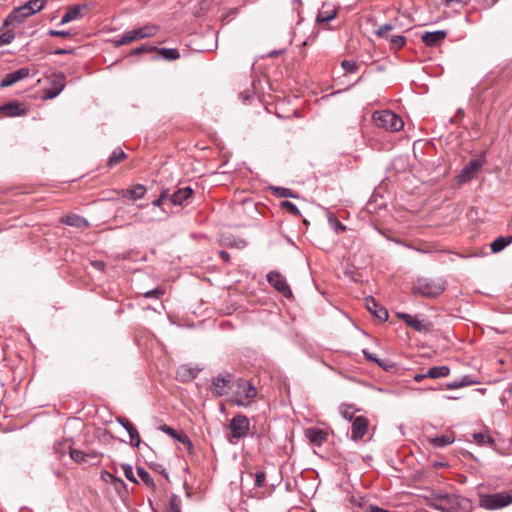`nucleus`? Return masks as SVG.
Returning <instances> with one entry per match:
<instances>
[{
    "label": "nucleus",
    "instance_id": "obj_1",
    "mask_svg": "<svg viewBox=\"0 0 512 512\" xmlns=\"http://www.w3.org/2000/svg\"><path fill=\"white\" fill-rule=\"evenodd\" d=\"M433 508L443 512H470L472 503L469 499L454 493H438L431 501Z\"/></svg>",
    "mask_w": 512,
    "mask_h": 512
},
{
    "label": "nucleus",
    "instance_id": "obj_2",
    "mask_svg": "<svg viewBox=\"0 0 512 512\" xmlns=\"http://www.w3.org/2000/svg\"><path fill=\"white\" fill-rule=\"evenodd\" d=\"M445 288L446 282L442 278L419 277L412 285V293L426 298H436L444 292Z\"/></svg>",
    "mask_w": 512,
    "mask_h": 512
},
{
    "label": "nucleus",
    "instance_id": "obj_3",
    "mask_svg": "<svg viewBox=\"0 0 512 512\" xmlns=\"http://www.w3.org/2000/svg\"><path fill=\"white\" fill-rule=\"evenodd\" d=\"M257 396V390L254 385L243 378L237 379L235 389L231 396V402L240 407L249 406Z\"/></svg>",
    "mask_w": 512,
    "mask_h": 512
},
{
    "label": "nucleus",
    "instance_id": "obj_4",
    "mask_svg": "<svg viewBox=\"0 0 512 512\" xmlns=\"http://www.w3.org/2000/svg\"><path fill=\"white\" fill-rule=\"evenodd\" d=\"M372 119L377 127L391 132H398L404 126L403 120L390 110L375 111Z\"/></svg>",
    "mask_w": 512,
    "mask_h": 512
},
{
    "label": "nucleus",
    "instance_id": "obj_5",
    "mask_svg": "<svg viewBox=\"0 0 512 512\" xmlns=\"http://www.w3.org/2000/svg\"><path fill=\"white\" fill-rule=\"evenodd\" d=\"M228 429L230 431L229 443L236 444L239 439L248 435L250 430V420L244 414H236L229 422Z\"/></svg>",
    "mask_w": 512,
    "mask_h": 512
},
{
    "label": "nucleus",
    "instance_id": "obj_6",
    "mask_svg": "<svg viewBox=\"0 0 512 512\" xmlns=\"http://www.w3.org/2000/svg\"><path fill=\"white\" fill-rule=\"evenodd\" d=\"M512 503V490L510 492H499L482 495L479 499L480 507L487 510L504 508Z\"/></svg>",
    "mask_w": 512,
    "mask_h": 512
},
{
    "label": "nucleus",
    "instance_id": "obj_7",
    "mask_svg": "<svg viewBox=\"0 0 512 512\" xmlns=\"http://www.w3.org/2000/svg\"><path fill=\"white\" fill-rule=\"evenodd\" d=\"M267 281L285 298L292 297V290L290 286L288 285L285 277L282 276L278 271H270L267 274Z\"/></svg>",
    "mask_w": 512,
    "mask_h": 512
},
{
    "label": "nucleus",
    "instance_id": "obj_8",
    "mask_svg": "<svg viewBox=\"0 0 512 512\" xmlns=\"http://www.w3.org/2000/svg\"><path fill=\"white\" fill-rule=\"evenodd\" d=\"M485 160L481 158L471 160L465 165L460 173L456 176L458 184H464L474 178L475 173L484 165Z\"/></svg>",
    "mask_w": 512,
    "mask_h": 512
},
{
    "label": "nucleus",
    "instance_id": "obj_9",
    "mask_svg": "<svg viewBox=\"0 0 512 512\" xmlns=\"http://www.w3.org/2000/svg\"><path fill=\"white\" fill-rule=\"evenodd\" d=\"M30 16H32V14L28 12L27 7H25L24 5L16 7L5 18L3 27L19 25Z\"/></svg>",
    "mask_w": 512,
    "mask_h": 512
},
{
    "label": "nucleus",
    "instance_id": "obj_10",
    "mask_svg": "<svg viewBox=\"0 0 512 512\" xmlns=\"http://www.w3.org/2000/svg\"><path fill=\"white\" fill-rule=\"evenodd\" d=\"M233 379L232 374L224 373L218 374L212 379L213 391L216 396L226 395L228 392L229 385Z\"/></svg>",
    "mask_w": 512,
    "mask_h": 512
},
{
    "label": "nucleus",
    "instance_id": "obj_11",
    "mask_svg": "<svg viewBox=\"0 0 512 512\" xmlns=\"http://www.w3.org/2000/svg\"><path fill=\"white\" fill-rule=\"evenodd\" d=\"M194 191L190 186L179 187L170 196V202L175 206H183L189 203Z\"/></svg>",
    "mask_w": 512,
    "mask_h": 512
},
{
    "label": "nucleus",
    "instance_id": "obj_12",
    "mask_svg": "<svg viewBox=\"0 0 512 512\" xmlns=\"http://www.w3.org/2000/svg\"><path fill=\"white\" fill-rule=\"evenodd\" d=\"M30 74V70L27 67H22L16 71L8 73L4 76V78L0 82V88L9 87L20 80L27 78Z\"/></svg>",
    "mask_w": 512,
    "mask_h": 512
},
{
    "label": "nucleus",
    "instance_id": "obj_13",
    "mask_svg": "<svg viewBox=\"0 0 512 512\" xmlns=\"http://www.w3.org/2000/svg\"><path fill=\"white\" fill-rule=\"evenodd\" d=\"M365 306L377 319L382 322L387 321L389 317L387 309L381 306L372 296L365 298Z\"/></svg>",
    "mask_w": 512,
    "mask_h": 512
},
{
    "label": "nucleus",
    "instance_id": "obj_14",
    "mask_svg": "<svg viewBox=\"0 0 512 512\" xmlns=\"http://www.w3.org/2000/svg\"><path fill=\"white\" fill-rule=\"evenodd\" d=\"M368 429V420L364 416L354 418L351 425V439L358 441L364 437Z\"/></svg>",
    "mask_w": 512,
    "mask_h": 512
},
{
    "label": "nucleus",
    "instance_id": "obj_15",
    "mask_svg": "<svg viewBox=\"0 0 512 512\" xmlns=\"http://www.w3.org/2000/svg\"><path fill=\"white\" fill-rule=\"evenodd\" d=\"M396 316L418 332H425L429 330V323L419 320L415 316L403 312L396 313Z\"/></svg>",
    "mask_w": 512,
    "mask_h": 512
},
{
    "label": "nucleus",
    "instance_id": "obj_16",
    "mask_svg": "<svg viewBox=\"0 0 512 512\" xmlns=\"http://www.w3.org/2000/svg\"><path fill=\"white\" fill-rule=\"evenodd\" d=\"M65 88V75L63 73H59L55 75V79L52 83V86L45 89L44 98L45 99H54L56 98Z\"/></svg>",
    "mask_w": 512,
    "mask_h": 512
},
{
    "label": "nucleus",
    "instance_id": "obj_17",
    "mask_svg": "<svg viewBox=\"0 0 512 512\" xmlns=\"http://www.w3.org/2000/svg\"><path fill=\"white\" fill-rule=\"evenodd\" d=\"M0 113L6 117H20L27 113V110L17 101H10L0 106Z\"/></svg>",
    "mask_w": 512,
    "mask_h": 512
},
{
    "label": "nucleus",
    "instance_id": "obj_18",
    "mask_svg": "<svg viewBox=\"0 0 512 512\" xmlns=\"http://www.w3.org/2000/svg\"><path fill=\"white\" fill-rule=\"evenodd\" d=\"M446 35V31L437 30L433 32H425L422 35L421 39L425 45L435 47L440 45L444 41Z\"/></svg>",
    "mask_w": 512,
    "mask_h": 512
},
{
    "label": "nucleus",
    "instance_id": "obj_19",
    "mask_svg": "<svg viewBox=\"0 0 512 512\" xmlns=\"http://www.w3.org/2000/svg\"><path fill=\"white\" fill-rule=\"evenodd\" d=\"M138 39H143L139 28L126 31L119 39L114 40V45L115 47H120Z\"/></svg>",
    "mask_w": 512,
    "mask_h": 512
},
{
    "label": "nucleus",
    "instance_id": "obj_20",
    "mask_svg": "<svg viewBox=\"0 0 512 512\" xmlns=\"http://www.w3.org/2000/svg\"><path fill=\"white\" fill-rule=\"evenodd\" d=\"M306 437L314 445H321L327 438V433L319 428H309L306 430Z\"/></svg>",
    "mask_w": 512,
    "mask_h": 512
},
{
    "label": "nucleus",
    "instance_id": "obj_21",
    "mask_svg": "<svg viewBox=\"0 0 512 512\" xmlns=\"http://www.w3.org/2000/svg\"><path fill=\"white\" fill-rule=\"evenodd\" d=\"M63 223L76 228H84L89 226V222L82 216L77 214H68L63 218Z\"/></svg>",
    "mask_w": 512,
    "mask_h": 512
},
{
    "label": "nucleus",
    "instance_id": "obj_22",
    "mask_svg": "<svg viewBox=\"0 0 512 512\" xmlns=\"http://www.w3.org/2000/svg\"><path fill=\"white\" fill-rule=\"evenodd\" d=\"M450 374V368L446 365L433 366L428 369L427 375L429 378L438 379L447 377Z\"/></svg>",
    "mask_w": 512,
    "mask_h": 512
},
{
    "label": "nucleus",
    "instance_id": "obj_23",
    "mask_svg": "<svg viewBox=\"0 0 512 512\" xmlns=\"http://www.w3.org/2000/svg\"><path fill=\"white\" fill-rule=\"evenodd\" d=\"M512 243V236L508 237H498L495 239L491 244L490 248L493 253L501 252L503 249H505L509 244Z\"/></svg>",
    "mask_w": 512,
    "mask_h": 512
},
{
    "label": "nucleus",
    "instance_id": "obj_24",
    "mask_svg": "<svg viewBox=\"0 0 512 512\" xmlns=\"http://www.w3.org/2000/svg\"><path fill=\"white\" fill-rule=\"evenodd\" d=\"M126 157L127 155L125 154V152L122 149L117 148L109 156L107 166L109 168H113L114 166L122 162Z\"/></svg>",
    "mask_w": 512,
    "mask_h": 512
},
{
    "label": "nucleus",
    "instance_id": "obj_25",
    "mask_svg": "<svg viewBox=\"0 0 512 512\" xmlns=\"http://www.w3.org/2000/svg\"><path fill=\"white\" fill-rule=\"evenodd\" d=\"M80 6H72L68 8L67 12L62 16L60 25H64L80 17Z\"/></svg>",
    "mask_w": 512,
    "mask_h": 512
},
{
    "label": "nucleus",
    "instance_id": "obj_26",
    "mask_svg": "<svg viewBox=\"0 0 512 512\" xmlns=\"http://www.w3.org/2000/svg\"><path fill=\"white\" fill-rule=\"evenodd\" d=\"M454 440H455V438L452 435L446 434V435L436 436V437L432 438L430 440V442L435 447L442 448V447L452 444L454 442Z\"/></svg>",
    "mask_w": 512,
    "mask_h": 512
},
{
    "label": "nucleus",
    "instance_id": "obj_27",
    "mask_svg": "<svg viewBox=\"0 0 512 512\" xmlns=\"http://www.w3.org/2000/svg\"><path fill=\"white\" fill-rule=\"evenodd\" d=\"M146 192V188L142 184H136L131 189L126 190V194L129 195V197L132 200H138L144 197Z\"/></svg>",
    "mask_w": 512,
    "mask_h": 512
},
{
    "label": "nucleus",
    "instance_id": "obj_28",
    "mask_svg": "<svg viewBox=\"0 0 512 512\" xmlns=\"http://www.w3.org/2000/svg\"><path fill=\"white\" fill-rule=\"evenodd\" d=\"M69 454H70V457L76 462V463H79V464H83V463H89V455H86V452L84 451H81V450H78V449H73V448H69Z\"/></svg>",
    "mask_w": 512,
    "mask_h": 512
},
{
    "label": "nucleus",
    "instance_id": "obj_29",
    "mask_svg": "<svg viewBox=\"0 0 512 512\" xmlns=\"http://www.w3.org/2000/svg\"><path fill=\"white\" fill-rule=\"evenodd\" d=\"M158 53L162 58L168 61L176 60L180 57L179 50L176 48H161Z\"/></svg>",
    "mask_w": 512,
    "mask_h": 512
},
{
    "label": "nucleus",
    "instance_id": "obj_30",
    "mask_svg": "<svg viewBox=\"0 0 512 512\" xmlns=\"http://www.w3.org/2000/svg\"><path fill=\"white\" fill-rule=\"evenodd\" d=\"M137 474L139 476V478L151 489H155L156 488V484L154 482V480L152 479V477L150 476V474L143 468V467H140L138 466L137 469Z\"/></svg>",
    "mask_w": 512,
    "mask_h": 512
},
{
    "label": "nucleus",
    "instance_id": "obj_31",
    "mask_svg": "<svg viewBox=\"0 0 512 512\" xmlns=\"http://www.w3.org/2000/svg\"><path fill=\"white\" fill-rule=\"evenodd\" d=\"M45 3L46 0H29L24 6L27 7L29 13L34 15L44 8Z\"/></svg>",
    "mask_w": 512,
    "mask_h": 512
},
{
    "label": "nucleus",
    "instance_id": "obj_32",
    "mask_svg": "<svg viewBox=\"0 0 512 512\" xmlns=\"http://www.w3.org/2000/svg\"><path fill=\"white\" fill-rule=\"evenodd\" d=\"M473 438L475 442L480 445H493L495 443L494 439L487 433H474Z\"/></svg>",
    "mask_w": 512,
    "mask_h": 512
},
{
    "label": "nucleus",
    "instance_id": "obj_33",
    "mask_svg": "<svg viewBox=\"0 0 512 512\" xmlns=\"http://www.w3.org/2000/svg\"><path fill=\"white\" fill-rule=\"evenodd\" d=\"M274 194L280 198H297V194H295L291 189L285 187H273Z\"/></svg>",
    "mask_w": 512,
    "mask_h": 512
},
{
    "label": "nucleus",
    "instance_id": "obj_34",
    "mask_svg": "<svg viewBox=\"0 0 512 512\" xmlns=\"http://www.w3.org/2000/svg\"><path fill=\"white\" fill-rule=\"evenodd\" d=\"M167 512H181V499L178 495L173 494L171 496Z\"/></svg>",
    "mask_w": 512,
    "mask_h": 512
},
{
    "label": "nucleus",
    "instance_id": "obj_35",
    "mask_svg": "<svg viewBox=\"0 0 512 512\" xmlns=\"http://www.w3.org/2000/svg\"><path fill=\"white\" fill-rule=\"evenodd\" d=\"M336 16V11L335 10H331V11H320L318 16H317V22L319 23H328L330 22L331 20H333Z\"/></svg>",
    "mask_w": 512,
    "mask_h": 512
},
{
    "label": "nucleus",
    "instance_id": "obj_36",
    "mask_svg": "<svg viewBox=\"0 0 512 512\" xmlns=\"http://www.w3.org/2000/svg\"><path fill=\"white\" fill-rule=\"evenodd\" d=\"M128 434H129V437H130V443L133 447H139L140 444H141V439H140V435H139V432L137 431V429L133 426L131 427L130 429H128Z\"/></svg>",
    "mask_w": 512,
    "mask_h": 512
},
{
    "label": "nucleus",
    "instance_id": "obj_37",
    "mask_svg": "<svg viewBox=\"0 0 512 512\" xmlns=\"http://www.w3.org/2000/svg\"><path fill=\"white\" fill-rule=\"evenodd\" d=\"M280 206H281L282 209L286 210L290 214H292L294 216H300V210L298 209V207L294 203H292V202H290L288 200H285V201L281 202Z\"/></svg>",
    "mask_w": 512,
    "mask_h": 512
},
{
    "label": "nucleus",
    "instance_id": "obj_38",
    "mask_svg": "<svg viewBox=\"0 0 512 512\" xmlns=\"http://www.w3.org/2000/svg\"><path fill=\"white\" fill-rule=\"evenodd\" d=\"M406 43V37L403 35H395L390 37L391 49H399Z\"/></svg>",
    "mask_w": 512,
    "mask_h": 512
},
{
    "label": "nucleus",
    "instance_id": "obj_39",
    "mask_svg": "<svg viewBox=\"0 0 512 512\" xmlns=\"http://www.w3.org/2000/svg\"><path fill=\"white\" fill-rule=\"evenodd\" d=\"M341 67L346 73H356L359 69V65L353 60H343L341 62Z\"/></svg>",
    "mask_w": 512,
    "mask_h": 512
},
{
    "label": "nucleus",
    "instance_id": "obj_40",
    "mask_svg": "<svg viewBox=\"0 0 512 512\" xmlns=\"http://www.w3.org/2000/svg\"><path fill=\"white\" fill-rule=\"evenodd\" d=\"M139 30L143 38H148L154 36L157 33L158 28L155 25H145L140 27Z\"/></svg>",
    "mask_w": 512,
    "mask_h": 512
},
{
    "label": "nucleus",
    "instance_id": "obj_41",
    "mask_svg": "<svg viewBox=\"0 0 512 512\" xmlns=\"http://www.w3.org/2000/svg\"><path fill=\"white\" fill-rule=\"evenodd\" d=\"M211 6V1L209 0H203L198 3V5L195 7L194 14L196 16H200L204 12L208 11Z\"/></svg>",
    "mask_w": 512,
    "mask_h": 512
},
{
    "label": "nucleus",
    "instance_id": "obj_42",
    "mask_svg": "<svg viewBox=\"0 0 512 512\" xmlns=\"http://www.w3.org/2000/svg\"><path fill=\"white\" fill-rule=\"evenodd\" d=\"M121 468H122V470H123V472H124L125 477H126L129 481H131V482H133V483H138L137 479H136V478H135V476H134L132 466H131L130 464L123 463V464L121 465Z\"/></svg>",
    "mask_w": 512,
    "mask_h": 512
},
{
    "label": "nucleus",
    "instance_id": "obj_43",
    "mask_svg": "<svg viewBox=\"0 0 512 512\" xmlns=\"http://www.w3.org/2000/svg\"><path fill=\"white\" fill-rule=\"evenodd\" d=\"M15 38V34L11 30H7L0 35V47L10 44Z\"/></svg>",
    "mask_w": 512,
    "mask_h": 512
},
{
    "label": "nucleus",
    "instance_id": "obj_44",
    "mask_svg": "<svg viewBox=\"0 0 512 512\" xmlns=\"http://www.w3.org/2000/svg\"><path fill=\"white\" fill-rule=\"evenodd\" d=\"M393 29H394V26L391 23H385V24L379 26V28L376 31V35L379 37H387L388 32H390Z\"/></svg>",
    "mask_w": 512,
    "mask_h": 512
},
{
    "label": "nucleus",
    "instance_id": "obj_45",
    "mask_svg": "<svg viewBox=\"0 0 512 512\" xmlns=\"http://www.w3.org/2000/svg\"><path fill=\"white\" fill-rule=\"evenodd\" d=\"M363 355L366 360L377 363L380 367H382L385 370H388L386 366L383 365L381 360L377 358L374 354L370 353L367 349L363 350Z\"/></svg>",
    "mask_w": 512,
    "mask_h": 512
},
{
    "label": "nucleus",
    "instance_id": "obj_46",
    "mask_svg": "<svg viewBox=\"0 0 512 512\" xmlns=\"http://www.w3.org/2000/svg\"><path fill=\"white\" fill-rule=\"evenodd\" d=\"M265 480H266V473L264 471H257L255 473L254 486L257 488L263 487Z\"/></svg>",
    "mask_w": 512,
    "mask_h": 512
},
{
    "label": "nucleus",
    "instance_id": "obj_47",
    "mask_svg": "<svg viewBox=\"0 0 512 512\" xmlns=\"http://www.w3.org/2000/svg\"><path fill=\"white\" fill-rule=\"evenodd\" d=\"M164 294V289L162 288H154L152 290L147 291L144 296L146 298H159Z\"/></svg>",
    "mask_w": 512,
    "mask_h": 512
},
{
    "label": "nucleus",
    "instance_id": "obj_48",
    "mask_svg": "<svg viewBox=\"0 0 512 512\" xmlns=\"http://www.w3.org/2000/svg\"><path fill=\"white\" fill-rule=\"evenodd\" d=\"M162 432H164L165 434L169 435L170 437L174 438L177 440V437H180L181 435H179L175 429H173L172 427L168 426V425H162L160 426L159 428Z\"/></svg>",
    "mask_w": 512,
    "mask_h": 512
},
{
    "label": "nucleus",
    "instance_id": "obj_49",
    "mask_svg": "<svg viewBox=\"0 0 512 512\" xmlns=\"http://www.w3.org/2000/svg\"><path fill=\"white\" fill-rule=\"evenodd\" d=\"M154 50H156V47H152L149 45H141L140 47L133 49L130 54L137 55V54L146 53V52H150V51H154Z\"/></svg>",
    "mask_w": 512,
    "mask_h": 512
},
{
    "label": "nucleus",
    "instance_id": "obj_50",
    "mask_svg": "<svg viewBox=\"0 0 512 512\" xmlns=\"http://www.w3.org/2000/svg\"><path fill=\"white\" fill-rule=\"evenodd\" d=\"M48 34L50 36H54V37H69L72 35V33L70 31H64V30H53V29H50L48 31Z\"/></svg>",
    "mask_w": 512,
    "mask_h": 512
},
{
    "label": "nucleus",
    "instance_id": "obj_51",
    "mask_svg": "<svg viewBox=\"0 0 512 512\" xmlns=\"http://www.w3.org/2000/svg\"><path fill=\"white\" fill-rule=\"evenodd\" d=\"M341 414L345 419L352 421L354 418V409L352 406L348 405L342 410Z\"/></svg>",
    "mask_w": 512,
    "mask_h": 512
},
{
    "label": "nucleus",
    "instance_id": "obj_52",
    "mask_svg": "<svg viewBox=\"0 0 512 512\" xmlns=\"http://www.w3.org/2000/svg\"><path fill=\"white\" fill-rule=\"evenodd\" d=\"M116 421L126 430L128 431V429H130L131 427H133L134 425L126 418L124 417H121V416H118L116 418Z\"/></svg>",
    "mask_w": 512,
    "mask_h": 512
},
{
    "label": "nucleus",
    "instance_id": "obj_53",
    "mask_svg": "<svg viewBox=\"0 0 512 512\" xmlns=\"http://www.w3.org/2000/svg\"><path fill=\"white\" fill-rule=\"evenodd\" d=\"M443 2L448 7H452L454 4L462 7L467 5L470 2V0H443Z\"/></svg>",
    "mask_w": 512,
    "mask_h": 512
},
{
    "label": "nucleus",
    "instance_id": "obj_54",
    "mask_svg": "<svg viewBox=\"0 0 512 512\" xmlns=\"http://www.w3.org/2000/svg\"><path fill=\"white\" fill-rule=\"evenodd\" d=\"M465 112L462 108H458L455 116L450 118V123L455 124L458 123L461 119H463Z\"/></svg>",
    "mask_w": 512,
    "mask_h": 512
},
{
    "label": "nucleus",
    "instance_id": "obj_55",
    "mask_svg": "<svg viewBox=\"0 0 512 512\" xmlns=\"http://www.w3.org/2000/svg\"><path fill=\"white\" fill-rule=\"evenodd\" d=\"M464 387V383H461L460 380H455L452 382H449L445 385V388L448 390H454Z\"/></svg>",
    "mask_w": 512,
    "mask_h": 512
},
{
    "label": "nucleus",
    "instance_id": "obj_56",
    "mask_svg": "<svg viewBox=\"0 0 512 512\" xmlns=\"http://www.w3.org/2000/svg\"><path fill=\"white\" fill-rule=\"evenodd\" d=\"M177 440L181 443H183L188 450H191L193 448V444L191 440L186 435H181L180 437H177Z\"/></svg>",
    "mask_w": 512,
    "mask_h": 512
},
{
    "label": "nucleus",
    "instance_id": "obj_57",
    "mask_svg": "<svg viewBox=\"0 0 512 512\" xmlns=\"http://www.w3.org/2000/svg\"><path fill=\"white\" fill-rule=\"evenodd\" d=\"M152 468H153L156 472H158V473L162 474L166 479H168V478H169L168 472L166 471V469H165L161 464H154V465L152 466Z\"/></svg>",
    "mask_w": 512,
    "mask_h": 512
},
{
    "label": "nucleus",
    "instance_id": "obj_58",
    "mask_svg": "<svg viewBox=\"0 0 512 512\" xmlns=\"http://www.w3.org/2000/svg\"><path fill=\"white\" fill-rule=\"evenodd\" d=\"M459 380L461 383H464V387L478 383L477 381L473 380L469 375H464Z\"/></svg>",
    "mask_w": 512,
    "mask_h": 512
},
{
    "label": "nucleus",
    "instance_id": "obj_59",
    "mask_svg": "<svg viewBox=\"0 0 512 512\" xmlns=\"http://www.w3.org/2000/svg\"><path fill=\"white\" fill-rule=\"evenodd\" d=\"M367 512H389L383 508H380L379 506L377 505H369L367 507Z\"/></svg>",
    "mask_w": 512,
    "mask_h": 512
},
{
    "label": "nucleus",
    "instance_id": "obj_60",
    "mask_svg": "<svg viewBox=\"0 0 512 512\" xmlns=\"http://www.w3.org/2000/svg\"><path fill=\"white\" fill-rule=\"evenodd\" d=\"M92 266L99 271H103L105 268V263L103 261L96 260L92 262Z\"/></svg>",
    "mask_w": 512,
    "mask_h": 512
},
{
    "label": "nucleus",
    "instance_id": "obj_61",
    "mask_svg": "<svg viewBox=\"0 0 512 512\" xmlns=\"http://www.w3.org/2000/svg\"><path fill=\"white\" fill-rule=\"evenodd\" d=\"M334 229H335V232L339 234L346 230V226L343 225L341 222L336 221L335 225H334Z\"/></svg>",
    "mask_w": 512,
    "mask_h": 512
},
{
    "label": "nucleus",
    "instance_id": "obj_62",
    "mask_svg": "<svg viewBox=\"0 0 512 512\" xmlns=\"http://www.w3.org/2000/svg\"><path fill=\"white\" fill-rule=\"evenodd\" d=\"M170 196L171 194L169 193V189H162L159 195V197L162 198L164 201H170Z\"/></svg>",
    "mask_w": 512,
    "mask_h": 512
},
{
    "label": "nucleus",
    "instance_id": "obj_63",
    "mask_svg": "<svg viewBox=\"0 0 512 512\" xmlns=\"http://www.w3.org/2000/svg\"><path fill=\"white\" fill-rule=\"evenodd\" d=\"M86 455H89V463H91V464H92V462H91L92 460H96L99 457V453L96 452L95 450L86 452Z\"/></svg>",
    "mask_w": 512,
    "mask_h": 512
},
{
    "label": "nucleus",
    "instance_id": "obj_64",
    "mask_svg": "<svg viewBox=\"0 0 512 512\" xmlns=\"http://www.w3.org/2000/svg\"><path fill=\"white\" fill-rule=\"evenodd\" d=\"M219 256L225 262H228L230 260V255L227 251H224V250L219 251Z\"/></svg>",
    "mask_w": 512,
    "mask_h": 512
}]
</instances>
